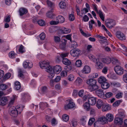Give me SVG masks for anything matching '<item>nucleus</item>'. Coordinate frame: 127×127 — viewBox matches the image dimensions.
Returning a JSON list of instances; mask_svg holds the SVG:
<instances>
[{
  "instance_id": "09e8293b",
  "label": "nucleus",
  "mask_w": 127,
  "mask_h": 127,
  "mask_svg": "<svg viewBox=\"0 0 127 127\" xmlns=\"http://www.w3.org/2000/svg\"><path fill=\"white\" fill-rule=\"evenodd\" d=\"M88 12V9L86 8H84L81 11V13L82 14V16L84 14Z\"/></svg>"
},
{
  "instance_id": "6e6552de",
  "label": "nucleus",
  "mask_w": 127,
  "mask_h": 127,
  "mask_svg": "<svg viewBox=\"0 0 127 127\" xmlns=\"http://www.w3.org/2000/svg\"><path fill=\"white\" fill-rule=\"evenodd\" d=\"M116 37L119 39L123 40L126 39L125 35L120 31H117L116 33Z\"/></svg>"
},
{
  "instance_id": "49530a36",
  "label": "nucleus",
  "mask_w": 127,
  "mask_h": 127,
  "mask_svg": "<svg viewBox=\"0 0 127 127\" xmlns=\"http://www.w3.org/2000/svg\"><path fill=\"white\" fill-rule=\"evenodd\" d=\"M122 102V101L121 100H118L115 102L113 104V105L115 107H116L118 106L119 105L120 103Z\"/></svg>"
},
{
  "instance_id": "39448f33",
  "label": "nucleus",
  "mask_w": 127,
  "mask_h": 127,
  "mask_svg": "<svg viewBox=\"0 0 127 127\" xmlns=\"http://www.w3.org/2000/svg\"><path fill=\"white\" fill-rule=\"evenodd\" d=\"M114 70L118 75H121L123 74L124 71L123 68L119 65H116L114 67Z\"/></svg>"
},
{
  "instance_id": "5fc2aeb1",
  "label": "nucleus",
  "mask_w": 127,
  "mask_h": 127,
  "mask_svg": "<svg viewBox=\"0 0 127 127\" xmlns=\"http://www.w3.org/2000/svg\"><path fill=\"white\" fill-rule=\"evenodd\" d=\"M11 76V74L10 73H7L4 76L3 78L5 79H8Z\"/></svg>"
},
{
  "instance_id": "79ce46f5",
  "label": "nucleus",
  "mask_w": 127,
  "mask_h": 127,
  "mask_svg": "<svg viewBox=\"0 0 127 127\" xmlns=\"http://www.w3.org/2000/svg\"><path fill=\"white\" fill-rule=\"evenodd\" d=\"M7 86L5 84H1L0 85V90H4L7 88Z\"/></svg>"
},
{
  "instance_id": "bb28decb",
  "label": "nucleus",
  "mask_w": 127,
  "mask_h": 127,
  "mask_svg": "<svg viewBox=\"0 0 127 127\" xmlns=\"http://www.w3.org/2000/svg\"><path fill=\"white\" fill-rule=\"evenodd\" d=\"M98 120L100 123H102L103 124H104L107 122L106 118L104 116L100 117L98 119Z\"/></svg>"
},
{
  "instance_id": "9d476101",
  "label": "nucleus",
  "mask_w": 127,
  "mask_h": 127,
  "mask_svg": "<svg viewBox=\"0 0 127 127\" xmlns=\"http://www.w3.org/2000/svg\"><path fill=\"white\" fill-rule=\"evenodd\" d=\"M95 66L96 68L97 69H102L104 66L103 64L100 61V60L95 62Z\"/></svg>"
},
{
  "instance_id": "c756f323",
  "label": "nucleus",
  "mask_w": 127,
  "mask_h": 127,
  "mask_svg": "<svg viewBox=\"0 0 127 127\" xmlns=\"http://www.w3.org/2000/svg\"><path fill=\"white\" fill-rule=\"evenodd\" d=\"M59 5L60 8L62 9H64L66 7L65 3L63 1L60 2L59 3Z\"/></svg>"
},
{
  "instance_id": "9b49d317",
  "label": "nucleus",
  "mask_w": 127,
  "mask_h": 127,
  "mask_svg": "<svg viewBox=\"0 0 127 127\" xmlns=\"http://www.w3.org/2000/svg\"><path fill=\"white\" fill-rule=\"evenodd\" d=\"M91 71V67L88 65L85 66L83 69L82 70V73L85 74H87L89 73Z\"/></svg>"
},
{
  "instance_id": "e433bc0d",
  "label": "nucleus",
  "mask_w": 127,
  "mask_h": 127,
  "mask_svg": "<svg viewBox=\"0 0 127 127\" xmlns=\"http://www.w3.org/2000/svg\"><path fill=\"white\" fill-rule=\"evenodd\" d=\"M88 57L90 59L93 61L94 62H96L97 61V59L93 55L90 54L88 56Z\"/></svg>"
},
{
  "instance_id": "6ab92c4d",
  "label": "nucleus",
  "mask_w": 127,
  "mask_h": 127,
  "mask_svg": "<svg viewBox=\"0 0 127 127\" xmlns=\"http://www.w3.org/2000/svg\"><path fill=\"white\" fill-rule=\"evenodd\" d=\"M7 101V98L5 96H3L0 100V105L2 106L4 105Z\"/></svg>"
},
{
  "instance_id": "2f4dec72",
  "label": "nucleus",
  "mask_w": 127,
  "mask_h": 127,
  "mask_svg": "<svg viewBox=\"0 0 127 127\" xmlns=\"http://www.w3.org/2000/svg\"><path fill=\"white\" fill-rule=\"evenodd\" d=\"M62 62L64 64L66 65H69L71 64V62L66 58H63Z\"/></svg>"
},
{
  "instance_id": "864d4df0",
  "label": "nucleus",
  "mask_w": 127,
  "mask_h": 127,
  "mask_svg": "<svg viewBox=\"0 0 127 127\" xmlns=\"http://www.w3.org/2000/svg\"><path fill=\"white\" fill-rule=\"evenodd\" d=\"M24 47L22 45H21L19 47V51L20 52L22 53L24 52Z\"/></svg>"
},
{
  "instance_id": "a878e982",
  "label": "nucleus",
  "mask_w": 127,
  "mask_h": 127,
  "mask_svg": "<svg viewBox=\"0 0 127 127\" xmlns=\"http://www.w3.org/2000/svg\"><path fill=\"white\" fill-rule=\"evenodd\" d=\"M101 86L102 89H106L109 87L110 85L108 83L105 82L101 84Z\"/></svg>"
},
{
  "instance_id": "0eeeda50",
  "label": "nucleus",
  "mask_w": 127,
  "mask_h": 127,
  "mask_svg": "<svg viewBox=\"0 0 127 127\" xmlns=\"http://www.w3.org/2000/svg\"><path fill=\"white\" fill-rule=\"evenodd\" d=\"M51 68L52 70H50V72L52 71H53L57 74L59 73L62 70L61 66L58 65H57L55 66H51Z\"/></svg>"
},
{
  "instance_id": "ea45409f",
  "label": "nucleus",
  "mask_w": 127,
  "mask_h": 127,
  "mask_svg": "<svg viewBox=\"0 0 127 127\" xmlns=\"http://www.w3.org/2000/svg\"><path fill=\"white\" fill-rule=\"evenodd\" d=\"M47 88L45 86H42L41 88V92L43 94H46L47 92Z\"/></svg>"
},
{
  "instance_id": "13d9d810",
  "label": "nucleus",
  "mask_w": 127,
  "mask_h": 127,
  "mask_svg": "<svg viewBox=\"0 0 127 127\" xmlns=\"http://www.w3.org/2000/svg\"><path fill=\"white\" fill-rule=\"evenodd\" d=\"M45 37V34L44 32H42L39 35V37L41 40H43Z\"/></svg>"
},
{
  "instance_id": "774afa93",
  "label": "nucleus",
  "mask_w": 127,
  "mask_h": 127,
  "mask_svg": "<svg viewBox=\"0 0 127 127\" xmlns=\"http://www.w3.org/2000/svg\"><path fill=\"white\" fill-rule=\"evenodd\" d=\"M117 116L123 118L125 116V114L123 112H121L117 114Z\"/></svg>"
},
{
  "instance_id": "0e129e2a",
  "label": "nucleus",
  "mask_w": 127,
  "mask_h": 127,
  "mask_svg": "<svg viewBox=\"0 0 127 127\" xmlns=\"http://www.w3.org/2000/svg\"><path fill=\"white\" fill-rule=\"evenodd\" d=\"M47 2L48 5L49 6L52 7L54 5V3L49 0H47Z\"/></svg>"
},
{
  "instance_id": "dca6fc26",
  "label": "nucleus",
  "mask_w": 127,
  "mask_h": 127,
  "mask_svg": "<svg viewBox=\"0 0 127 127\" xmlns=\"http://www.w3.org/2000/svg\"><path fill=\"white\" fill-rule=\"evenodd\" d=\"M28 12L27 9L24 7L20 8L19 10V12L20 15L22 16L27 13Z\"/></svg>"
},
{
  "instance_id": "c03bdc74",
  "label": "nucleus",
  "mask_w": 127,
  "mask_h": 127,
  "mask_svg": "<svg viewBox=\"0 0 127 127\" xmlns=\"http://www.w3.org/2000/svg\"><path fill=\"white\" fill-rule=\"evenodd\" d=\"M101 123L97 120L94 124V127H101Z\"/></svg>"
},
{
  "instance_id": "423d86ee",
  "label": "nucleus",
  "mask_w": 127,
  "mask_h": 127,
  "mask_svg": "<svg viewBox=\"0 0 127 127\" xmlns=\"http://www.w3.org/2000/svg\"><path fill=\"white\" fill-rule=\"evenodd\" d=\"M81 52L80 50L78 48L72 49L70 51L71 55L74 57L78 56Z\"/></svg>"
},
{
  "instance_id": "680f3d73",
  "label": "nucleus",
  "mask_w": 127,
  "mask_h": 127,
  "mask_svg": "<svg viewBox=\"0 0 127 127\" xmlns=\"http://www.w3.org/2000/svg\"><path fill=\"white\" fill-rule=\"evenodd\" d=\"M69 20L71 21H73L75 19L74 15L73 14H70L69 16Z\"/></svg>"
},
{
  "instance_id": "ddd939ff",
  "label": "nucleus",
  "mask_w": 127,
  "mask_h": 127,
  "mask_svg": "<svg viewBox=\"0 0 127 127\" xmlns=\"http://www.w3.org/2000/svg\"><path fill=\"white\" fill-rule=\"evenodd\" d=\"M96 95L99 97L102 98L104 96V94L103 91L101 89L96 90L95 91Z\"/></svg>"
},
{
  "instance_id": "412c9836",
  "label": "nucleus",
  "mask_w": 127,
  "mask_h": 127,
  "mask_svg": "<svg viewBox=\"0 0 127 127\" xmlns=\"http://www.w3.org/2000/svg\"><path fill=\"white\" fill-rule=\"evenodd\" d=\"M26 71L23 69H19L18 71V76L20 77L24 78L23 74L26 72Z\"/></svg>"
},
{
  "instance_id": "f3484780",
  "label": "nucleus",
  "mask_w": 127,
  "mask_h": 127,
  "mask_svg": "<svg viewBox=\"0 0 127 127\" xmlns=\"http://www.w3.org/2000/svg\"><path fill=\"white\" fill-rule=\"evenodd\" d=\"M111 58L108 57L105 58H102L101 59V61L103 63L109 64L111 62Z\"/></svg>"
},
{
  "instance_id": "338daca9",
  "label": "nucleus",
  "mask_w": 127,
  "mask_h": 127,
  "mask_svg": "<svg viewBox=\"0 0 127 127\" xmlns=\"http://www.w3.org/2000/svg\"><path fill=\"white\" fill-rule=\"evenodd\" d=\"M122 93L121 92L119 93H117L116 95V97L118 99L122 97Z\"/></svg>"
},
{
  "instance_id": "a18cd8bd",
  "label": "nucleus",
  "mask_w": 127,
  "mask_h": 127,
  "mask_svg": "<svg viewBox=\"0 0 127 127\" xmlns=\"http://www.w3.org/2000/svg\"><path fill=\"white\" fill-rule=\"evenodd\" d=\"M75 64L76 66L77 67H80L82 64V63L81 61L79 60H77Z\"/></svg>"
},
{
  "instance_id": "bf43d9fd",
  "label": "nucleus",
  "mask_w": 127,
  "mask_h": 127,
  "mask_svg": "<svg viewBox=\"0 0 127 127\" xmlns=\"http://www.w3.org/2000/svg\"><path fill=\"white\" fill-rule=\"evenodd\" d=\"M10 15H9L7 17H6L4 18V21L6 22H9L10 21Z\"/></svg>"
},
{
  "instance_id": "4d7b16f0",
  "label": "nucleus",
  "mask_w": 127,
  "mask_h": 127,
  "mask_svg": "<svg viewBox=\"0 0 127 127\" xmlns=\"http://www.w3.org/2000/svg\"><path fill=\"white\" fill-rule=\"evenodd\" d=\"M74 78V76L72 74H70L68 76V79L70 81H72Z\"/></svg>"
},
{
  "instance_id": "3c124183",
  "label": "nucleus",
  "mask_w": 127,
  "mask_h": 127,
  "mask_svg": "<svg viewBox=\"0 0 127 127\" xmlns=\"http://www.w3.org/2000/svg\"><path fill=\"white\" fill-rule=\"evenodd\" d=\"M71 47L73 48H75L78 46L77 42L75 41H71Z\"/></svg>"
},
{
  "instance_id": "a19ab883",
  "label": "nucleus",
  "mask_w": 127,
  "mask_h": 127,
  "mask_svg": "<svg viewBox=\"0 0 127 127\" xmlns=\"http://www.w3.org/2000/svg\"><path fill=\"white\" fill-rule=\"evenodd\" d=\"M38 24L41 26H43L45 25L44 21L42 20H40L37 22Z\"/></svg>"
},
{
  "instance_id": "72a5a7b5",
  "label": "nucleus",
  "mask_w": 127,
  "mask_h": 127,
  "mask_svg": "<svg viewBox=\"0 0 127 127\" xmlns=\"http://www.w3.org/2000/svg\"><path fill=\"white\" fill-rule=\"evenodd\" d=\"M97 14H99V16L101 20L103 21H104V17L102 12L101 10L98 11V12Z\"/></svg>"
},
{
  "instance_id": "e2e57ef3",
  "label": "nucleus",
  "mask_w": 127,
  "mask_h": 127,
  "mask_svg": "<svg viewBox=\"0 0 127 127\" xmlns=\"http://www.w3.org/2000/svg\"><path fill=\"white\" fill-rule=\"evenodd\" d=\"M123 78L124 82L127 83V73L124 74L123 75Z\"/></svg>"
},
{
  "instance_id": "f257e3e1",
  "label": "nucleus",
  "mask_w": 127,
  "mask_h": 127,
  "mask_svg": "<svg viewBox=\"0 0 127 127\" xmlns=\"http://www.w3.org/2000/svg\"><path fill=\"white\" fill-rule=\"evenodd\" d=\"M86 83L89 85V89L91 91L96 90L99 88V87L96 84V81L93 79H89L87 80Z\"/></svg>"
},
{
  "instance_id": "5701e85b",
  "label": "nucleus",
  "mask_w": 127,
  "mask_h": 127,
  "mask_svg": "<svg viewBox=\"0 0 127 127\" xmlns=\"http://www.w3.org/2000/svg\"><path fill=\"white\" fill-rule=\"evenodd\" d=\"M40 108L42 109H44L46 107H49L48 104L46 102H41L39 104Z\"/></svg>"
},
{
  "instance_id": "4c0bfd02",
  "label": "nucleus",
  "mask_w": 127,
  "mask_h": 127,
  "mask_svg": "<svg viewBox=\"0 0 127 127\" xmlns=\"http://www.w3.org/2000/svg\"><path fill=\"white\" fill-rule=\"evenodd\" d=\"M86 117L85 116L83 117L81 119V123L82 125H85L86 122Z\"/></svg>"
},
{
  "instance_id": "c85d7f7f",
  "label": "nucleus",
  "mask_w": 127,
  "mask_h": 127,
  "mask_svg": "<svg viewBox=\"0 0 127 127\" xmlns=\"http://www.w3.org/2000/svg\"><path fill=\"white\" fill-rule=\"evenodd\" d=\"M21 87V85L19 82L16 81L15 83V88L16 90H19Z\"/></svg>"
},
{
  "instance_id": "f03ea898",
  "label": "nucleus",
  "mask_w": 127,
  "mask_h": 127,
  "mask_svg": "<svg viewBox=\"0 0 127 127\" xmlns=\"http://www.w3.org/2000/svg\"><path fill=\"white\" fill-rule=\"evenodd\" d=\"M16 108L13 106H11L9 108V112L10 115L14 117H16L18 114V112L20 113L22 110V108L20 107Z\"/></svg>"
},
{
  "instance_id": "2eb2a0df",
  "label": "nucleus",
  "mask_w": 127,
  "mask_h": 127,
  "mask_svg": "<svg viewBox=\"0 0 127 127\" xmlns=\"http://www.w3.org/2000/svg\"><path fill=\"white\" fill-rule=\"evenodd\" d=\"M96 101V98L93 97H90L88 99L89 103L91 105H94L95 104Z\"/></svg>"
},
{
  "instance_id": "7c9ffc66",
  "label": "nucleus",
  "mask_w": 127,
  "mask_h": 127,
  "mask_svg": "<svg viewBox=\"0 0 127 127\" xmlns=\"http://www.w3.org/2000/svg\"><path fill=\"white\" fill-rule=\"evenodd\" d=\"M90 104L87 102H86L83 105V106L84 109H85L87 111H88L89 110Z\"/></svg>"
},
{
  "instance_id": "de8ad7c7",
  "label": "nucleus",
  "mask_w": 127,
  "mask_h": 127,
  "mask_svg": "<svg viewBox=\"0 0 127 127\" xmlns=\"http://www.w3.org/2000/svg\"><path fill=\"white\" fill-rule=\"evenodd\" d=\"M62 117L63 120L65 122L68 121L69 119L68 116L66 114L64 115Z\"/></svg>"
},
{
  "instance_id": "473e14b6",
  "label": "nucleus",
  "mask_w": 127,
  "mask_h": 127,
  "mask_svg": "<svg viewBox=\"0 0 127 127\" xmlns=\"http://www.w3.org/2000/svg\"><path fill=\"white\" fill-rule=\"evenodd\" d=\"M82 82V80L80 78H78L74 82L75 84L77 86L81 84Z\"/></svg>"
},
{
  "instance_id": "a211bd4d",
  "label": "nucleus",
  "mask_w": 127,
  "mask_h": 127,
  "mask_svg": "<svg viewBox=\"0 0 127 127\" xmlns=\"http://www.w3.org/2000/svg\"><path fill=\"white\" fill-rule=\"evenodd\" d=\"M62 41V43H60L59 47L61 49L64 50L66 47L67 40L65 39H64Z\"/></svg>"
},
{
  "instance_id": "393cba45",
  "label": "nucleus",
  "mask_w": 127,
  "mask_h": 127,
  "mask_svg": "<svg viewBox=\"0 0 127 127\" xmlns=\"http://www.w3.org/2000/svg\"><path fill=\"white\" fill-rule=\"evenodd\" d=\"M104 104V102L101 100L98 99L97 101V107L98 109H100L103 105Z\"/></svg>"
},
{
  "instance_id": "7ed1b4c3",
  "label": "nucleus",
  "mask_w": 127,
  "mask_h": 127,
  "mask_svg": "<svg viewBox=\"0 0 127 127\" xmlns=\"http://www.w3.org/2000/svg\"><path fill=\"white\" fill-rule=\"evenodd\" d=\"M39 64L41 68L44 69L45 71L46 72H50V70H51V66L48 63L47 61H44L39 62Z\"/></svg>"
},
{
  "instance_id": "69168bd1",
  "label": "nucleus",
  "mask_w": 127,
  "mask_h": 127,
  "mask_svg": "<svg viewBox=\"0 0 127 127\" xmlns=\"http://www.w3.org/2000/svg\"><path fill=\"white\" fill-rule=\"evenodd\" d=\"M89 19L88 17L86 15H85L83 17V20L85 22L88 21L89 20Z\"/></svg>"
},
{
  "instance_id": "052dcab7",
  "label": "nucleus",
  "mask_w": 127,
  "mask_h": 127,
  "mask_svg": "<svg viewBox=\"0 0 127 127\" xmlns=\"http://www.w3.org/2000/svg\"><path fill=\"white\" fill-rule=\"evenodd\" d=\"M95 121L94 118H92L90 119L89 121L88 124L90 126H91Z\"/></svg>"
},
{
  "instance_id": "8fccbe9b",
  "label": "nucleus",
  "mask_w": 127,
  "mask_h": 127,
  "mask_svg": "<svg viewBox=\"0 0 127 127\" xmlns=\"http://www.w3.org/2000/svg\"><path fill=\"white\" fill-rule=\"evenodd\" d=\"M89 25L90 28L92 29L93 28V24H95V23L94 20H92L91 21H90L89 22Z\"/></svg>"
},
{
  "instance_id": "6e6d98bb",
  "label": "nucleus",
  "mask_w": 127,
  "mask_h": 127,
  "mask_svg": "<svg viewBox=\"0 0 127 127\" xmlns=\"http://www.w3.org/2000/svg\"><path fill=\"white\" fill-rule=\"evenodd\" d=\"M16 97V96L15 95H13V98L11 99L10 101H9V106H10V105L11 104H12L14 103V100L15 98Z\"/></svg>"
},
{
  "instance_id": "cd10ccee",
  "label": "nucleus",
  "mask_w": 127,
  "mask_h": 127,
  "mask_svg": "<svg viewBox=\"0 0 127 127\" xmlns=\"http://www.w3.org/2000/svg\"><path fill=\"white\" fill-rule=\"evenodd\" d=\"M53 10L51 9L47 13L46 16L49 18H52L55 15V14L53 13Z\"/></svg>"
},
{
  "instance_id": "20e7f679",
  "label": "nucleus",
  "mask_w": 127,
  "mask_h": 127,
  "mask_svg": "<svg viewBox=\"0 0 127 127\" xmlns=\"http://www.w3.org/2000/svg\"><path fill=\"white\" fill-rule=\"evenodd\" d=\"M105 22L106 27L110 29H112L116 25V21L111 19H107Z\"/></svg>"
},
{
  "instance_id": "f8f14e48",
  "label": "nucleus",
  "mask_w": 127,
  "mask_h": 127,
  "mask_svg": "<svg viewBox=\"0 0 127 127\" xmlns=\"http://www.w3.org/2000/svg\"><path fill=\"white\" fill-rule=\"evenodd\" d=\"M75 106L74 103L71 100L69 101L68 104L65 105L64 108L65 110L73 108Z\"/></svg>"
},
{
  "instance_id": "603ef678",
  "label": "nucleus",
  "mask_w": 127,
  "mask_h": 127,
  "mask_svg": "<svg viewBox=\"0 0 127 127\" xmlns=\"http://www.w3.org/2000/svg\"><path fill=\"white\" fill-rule=\"evenodd\" d=\"M113 95L112 93L110 92L107 93L105 95V96L106 98H108L111 97Z\"/></svg>"
},
{
  "instance_id": "1a4fd4ad",
  "label": "nucleus",
  "mask_w": 127,
  "mask_h": 127,
  "mask_svg": "<svg viewBox=\"0 0 127 127\" xmlns=\"http://www.w3.org/2000/svg\"><path fill=\"white\" fill-rule=\"evenodd\" d=\"M23 66L24 68L25 69H30L32 68L33 66V64L31 62H27L24 61L23 63Z\"/></svg>"
},
{
  "instance_id": "37998d69",
  "label": "nucleus",
  "mask_w": 127,
  "mask_h": 127,
  "mask_svg": "<svg viewBox=\"0 0 127 127\" xmlns=\"http://www.w3.org/2000/svg\"><path fill=\"white\" fill-rule=\"evenodd\" d=\"M9 57L11 58H15L16 54H15L14 51L10 52L9 54Z\"/></svg>"
},
{
  "instance_id": "b1692460",
  "label": "nucleus",
  "mask_w": 127,
  "mask_h": 127,
  "mask_svg": "<svg viewBox=\"0 0 127 127\" xmlns=\"http://www.w3.org/2000/svg\"><path fill=\"white\" fill-rule=\"evenodd\" d=\"M111 62L113 64L119 65L120 63L118 60L116 58H111Z\"/></svg>"
},
{
  "instance_id": "4be33fe9",
  "label": "nucleus",
  "mask_w": 127,
  "mask_h": 127,
  "mask_svg": "<svg viewBox=\"0 0 127 127\" xmlns=\"http://www.w3.org/2000/svg\"><path fill=\"white\" fill-rule=\"evenodd\" d=\"M56 20L58 22V23H63L65 19L63 16L59 15L56 17Z\"/></svg>"
},
{
  "instance_id": "4468645a",
  "label": "nucleus",
  "mask_w": 127,
  "mask_h": 127,
  "mask_svg": "<svg viewBox=\"0 0 127 127\" xmlns=\"http://www.w3.org/2000/svg\"><path fill=\"white\" fill-rule=\"evenodd\" d=\"M114 122L115 124L121 125L123 123V119L122 118L117 117L115 118Z\"/></svg>"
},
{
  "instance_id": "aec40b11",
  "label": "nucleus",
  "mask_w": 127,
  "mask_h": 127,
  "mask_svg": "<svg viewBox=\"0 0 127 127\" xmlns=\"http://www.w3.org/2000/svg\"><path fill=\"white\" fill-rule=\"evenodd\" d=\"M106 118L107 121L111 122L114 119V117L113 115L110 113L107 114L106 115Z\"/></svg>"
},
{
  "instance_id": "f704fd0d",
  "label": "nucleus",
  "mask_w": 127,
  "mask_h": 127,
  "mask_svg": "<svg viewBox=\"0 0 127 127\" xmlns=\"http://www.w3.org/2000/svg\"><path fill=\"white\" fill-rule=\"evenodd\" d=\"M106 81V79L104 77H101L98 79V82L100 84L105 82Z\"/></svg>"
},
{
  "instance_id": "c9c22d12",
  "label": "nucleus",
  "mask_w": 127,
  "mask_h": 127,
  "mask_svg": "<svg viewBox=\"0 0 127 127\" xmlns=\"http://www.w3.org/2000/svg\"><path fill=\"white\" fill-rule=\"evenodd\" d=\"M62 32L64 34L68 33H69L71 30L70 29L66 28H63L62 29Z\"/></svg>"
},
{
  "instance_id": "58836bf2",
  "label": "nucleus",
  "mask_w": 127,
  "mask_h": 127,
  "mask_svg": "<svg viewBox=\"0 0 127 127\" xmlns=\"http://www.w3.org/2000/svg\"><path fill=\"white\" fill-rule=\"evenodd\" d=\"M110 107L108 105L104 106V107L102 108V110L103 111H106L110 109Z\"/></svg>"
}]
</instances>
